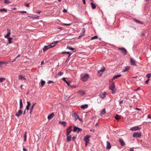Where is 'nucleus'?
<instances>
[{"instance_id": "1", "label": "nucleus", "mask_w": 151, "mask_h": 151, "mask_svg": "<svg viewBox=\"0 0 151 151\" xmlns=\"http://www.w3.org/2000/svg\"><path fill=\"white\" fill-rule=\"evenodd\" d=\"M7 33L4 36L5 38L8 39V44H10L12 42V37H10V35L11 34L10 30L9 29H7Z\"/></svg>"}, {"instance_id": "2", "label": "nucleus", "mask_w": 151, "mask_h": 151, "mask_svg": "<svg viewBox=\"0 0 151 151\" xmlns=\"http://www.w3.org/2000/svg\"><path fill=\"white\" fill-rule=\"evenodd\" d=\"M89 75L88 73L85 74L81 76V79L84 82L86 81L89 78Z\"/></svg>"}, {"instance_id": "3", "label": "nucleus", "mask_w": 151, "mask_h": 151, "mask_svg": "<svg viewBox=\"0 0 151 151\" xmlns=\"http://www.w3.org/2000/svg\"><path fill=\"white\" fill-rule=\"evenodd\" d=\"M82 129L76 126H74V129L73 130V131L74 132H76L77 133H78L82 131Z\"/></svg>"}, {"instance_id": "4", "label": "nucleus", "mask_w": 151, "mask_h": 151, "mask_svg": "<svg viewBox=\"0 0 151 151\" xmlns=\"http://www.w3.org/2000/svg\"><path fill=\"white\" fill-rule=\"evenodd\" d=\"M72 126H70L67 129L66 135H69L70 134L72 130Z\"/></svg>"}, {"instance_id": "5", "label": "nucleus", "mask_w": 151, "mask_h": 151, "mask_svg": "<svg viewBox=\"0 0 151 151\" xmlns=\"http://www.w3.org/2000/svg\"><path fill=\"white\" fill-rule=\"evenodd\" d=\"M107 94L106 92L104 91V93L101 92L99 95V96L101 98L104 99L105 98Z\"/></svg>"}, {"instance_id": "6", "label": "nucleus", "mask_w": 151, "mask_h": 151, "mask_svg": "<svg viewBox=\"0 0 151 151\" xmlns=\"http://www.w3.org/2000/svg\"><path fill=\"white\" fill-rule=\"evenodd\" d=\"M141 136V134L140 132H134L133 134V136L134 137H140Z\"/></svg>"}, {"instance_id": "7", "label": "nucleus", "mask_w": 151, "mask_h": 151, "mask_svg": "<svg viewBox=\"0 0 151 151\" xmlns=\"http://www.w3.org/2000/svg\"><path fill=\"white\" fill-rule=\"evenodd\" d=\"M119 50H121L122 51V53L124 55H125L127 54V51L126 49L123 47L119 48L118 49Z\"/></svg>"}, {"instance_id": "8", "label": "nucleus", "mask_w": 151, "mask_h": 151, "mask_svg": "<svg viewBox=\"0 0 151 151\" xmlns=\"http://www.w3.org/2000/svg\"><path fill=\"white\" fill-rule=\"evenodd\" d=\"M105 68L103 67L100 70H99L98 71V73L99 74V75H98V76L100 77L101 76L102 73L105 71Z\"/></svg>"}, {"instance_id": "9", "label": "nucleus", "mask_w": 151, "mask_h": 151, "mask_svg": "<svg viewBox=\"0 0 151 151\" xmlns=\"http://www.w3.org/2000/svg\"><path fill=\"white\" fill-rule=\"evenodd\" d=\"M140 129V128L138 126H135L134 127H131L130 128V130L132 131H134L137 130H139Z\"/></svg>"}, {"instance_id": "10", "label": "nucleus", "mask_w": 151, "mask_h": 151, "mask_svg": "<svg viewBox=\"0 0 151 151\" xmlns=\"http://www.w3.org/2000/svg\"><path fill=\"white\" fill-rule=\"evenodd\" d=\"M22 111L21 110H20L17 113H16L15 116L18 117H19L22 114Z\"/></svg>"}, {"instance_id": "11", "label": "nucleus", "mask_w": 151, "mask_h": 151, "mask_svg": "<svg viewBox=\"0 0 151 151\" xmlns=\"http://www.w3.org/2000/svg\"><path fill=\"white\" fill-rule=\"evenodd\" d=\"M115 88V85L114 83H112L109 86V89L110 90H112Z\"/></svg>"}, {"instance_id": "12", "label": "nucleus", "mask_w": 151, "mask_h": 151, "mask_svg": "<svg viewBox=\"0 0 151 151\" xmlns=\"http://www.w3.org/2000/svg\"><path fill=\"white\" fill-rule=\"evenodd\" d=\"M54 116V114L52 113L51 114H49L47 116V119L48 120H50Z\"/></svg>"}, {"instance_id": "13", "label": "nucleus", "mask_w": 151, "mask_h": 151, "mask_svg": "<svg viewBox=\"0 0 151 151\" xmlns=\"http://www.w3.org/2000/svg\"><path fill=\"white\" fill-rule=\"evenodd\" d=\"M88 105L87 104H85L81 105V108L83 109H84L88 108Z\"/></svg>"}, {"instance_id": "14", "label": "nucleus", "mask_w": 151, "mask_h": 151, "mask_svg": "<svg viewBox=\"0 0 151 151\" xmlns=\"http://www.w3.org/2000/svg\"><path fill=\"white\" fill-rule=\"evenodd\" d=\"M67 137L66 140L68 142H70L71 140V136L70 135H66Z\"/></svg>"}, {"instance_id": "15", "label": "nucleus", "mask_w": 151, "mask_h": 151, "mask_svg": "<svg viewBox=\"0 0 151 151\" xmlns=\"http://www.w3.org/2000/svg\"><path fill=\"white\" fill-rule=\"evenodd\" d=\"M111 148V145L110 143L108 142H106V148L107 149H109Z\"/></svg>"}, {"instance_id": "16", "label": "nucleus", "mask_w": 151, "mask_h": 151, "mask_svg": "<svg viewBox=\"0 0 151 151\" xmlns=\"http://www.w3.org/2000/svg\"><path fill=\"white\" fill-rule=\"evenodd\" d=\"M130 68V67L129 66H125L124 68L122 69V71L125 72L128 71Z\"/></svg>"}, {"instance_id": "17", "label": "nucleus", "mask_w": 151, "mask_h": 151, "mask_svg": "<svg viewBox=\"0 0 151 151\" xmlns=\"http://www.w3.org/2000/svg\"><path fill=\"white\" fill-rule=\"evenodd\" d=\"M130 63L131 65H135V62L132 58H131L130 59Z\"/></svg>"}, {"instance_id": "18", "label": "nucleus", "mask_w": 151, "mask_h": 151, "mask_svg": "<svg viewBox=\"0 0 151 151\" xmlns=\"http://www.w3.org/2000/svg\"><path fill=\"white\" fill-rule=\"evenodd\" d=\"M72 116L75 117L76 120H77L79 118V116L78 114L75 113L72 114Z\"/></svg>"}, {"instance_id": "19", "label": "nucleus", "mask_w": 151, "mask_h": 151, "mask_svg": "<svg viewBox=\"0 0 151 151\" xmlns=\"http://www.w3.org/2000/svg\"><path fill=\"white\" fill-rule=\"evenodd\" d=\"M90 137V136L89 135H87L84 138V140L85 141H89V138Z\"/></svg>"}, {"instance_id": "20", "label": "nucleus", "mask_w": 151, "mask_h": 151, "mask_svg": "<svg viewBox=\"0 0 151 151\" xmlns=\"http://www.w3.org/2000/svg\"><path fill=\"white\" fill-rule=\"evenodd\" d=\"M119 142L120 143V145L122 146H123L125 144L124 142L122 139H119Z\"/></svg>"}, {"instance_id": "21", "label": "nucleus", "mask_w": 151, "mask_h": 151, "mask_svg": "<svg viewBox=\"0 0 151 151\" xmlns=\"http://www.w3.org/2000/svg\"><path fill=\"white\" fill-rule=\"evenodd\" d=\"M59 123L63 127H65L67 124V123L65 122H59Z\"/></svg>"}, {"instance_id": "22", "label": "nucleus", "mask_w": 151, "mask_h": 151, "mask_svg": "<svg viewBox=\"0 0 151 151\" xmlns=\"http://www.w3.org/2000/svg\"><path fill=\"white\" fill-rule=\"evenodd\" d=\"M106 113L105 109H104L101 111L100 115L102 116L103 114H104Z\"/></svg>"}, {"instance_id": "23", "label": "nucleus", "mask_w": 151, "mask_h": 151, "mask_svg": "<svg viewBox=\"0 0 151 151\" xmlns=\"http://www.w3.org/2000/svg\"><path fill=\"white\" fill-rule=\"evenodd\" d=\"M77 93L81 95H84L85 94V92L83 90H79L77 92Z\"/></svg>"}, {"instance_id": "24", "label": "nucleus", "mask_w": 151, "mask_h": 151, "mask_svg": "<svg viewBox=\"0 0 151 151\" xmlns=\"http://www.w3.org/2000/svg\"><path fill=\"white\" fill-rule=\"evenodd\" d=\"M62 79L65 82V83L67 84V85H68V86H70V81H67L66 80L65 78H63Z\"/></svg>"}, {"instance_id": "25", "label": "nucleus", "mask_w": 151, "mask_h": 151, "mask_svg": "<svg viewBox=\"0 0 151 151\" xmlns=\"http://www.w3.org/2000/svg\"><path fill=\"white\" fill-rule=\"evenodd\" d=\"M121 76V75H120H120H118L114 76L113 77V78L112 80H113L116 79V78H117L120 77Z\"/></svg>"}, {"instance_id": "26", "label": "nucleus", "mask_w": 151, "mask_h": 151, "mask_svg": "<svg viewBox=\"0 0 151 151\" xmlns=\"http://www.w3.org/2000/svg\"><path fill=\"white\" fill-rule=\"evenodd\" d=\"M67 48L69 49L70 50H73L74 52H75L76 51V50H75V49L74 48H72L71 47H67Z\"/></svg>"}, {"instance_id": "27", "label": "nucleus", "mask_w": 151, "mask_h": 151, "mask_svg": "<svg viewBox=\"0 0 151 151\" xmlns=\"http://www.w3.org/2000/svg\"><path fill=\"white\" fill-rule=\"evenodd\" d=\"M20 109H21L23 107V103L22 102V99H21L20 100Z\"/></svg>"}, {"instance_id": "28", "label": "nucleus", "mask_w": 151, "mask_h": 151, "mask_svg": "<svg viewBox=\"0 0 151 151\" xmlns=\"http://www.w3.org/2000/svg\"><path fill=\"white\" fill-rule=\"evenodd\" d=\"M91 7L92 9H94L96 8V6L95 4H94L93 2H91Z\"/></svg>"}, {"instance_id": "29", "label": "nucleus", "mask_w": 151, "mask_h": 151, "mask_svg": "<svg viewBox=\"0 0 151 151\" xmlns=\"http://www.w3.org/2000/svg\"><path fill=\"white\" fill-rule=\"evenodd\" d=\"M19 79L21 80L22 81L23 79L25 80H26V78L23 77V76L21 75L19 76Z\"/></svg>"}, {"instance_id": "30", "label": "nucleus", "mask_w": 151, "mask_h": 151, "mask_svg": "<svg viewBox=\"0 0 151 151\" xmlns=\"http://www.w3.org/2000/svg\"><path fill=\"white\" fill-rule=\"evenodd\" d=\"M115 118L116 120H119L120 119V116L118 114H116L115 116Z\"/></svg>"}, {"instance_id": "31", "label": "nucleus", "mask_w": 151, "mask_h": 151, "mask_svg": "<svg viewBox=\"0 0 151 151\" xmlns=\"http://www.w3.org/2000/svg\"><path fill=\"white\" fill-rule=\"evenodd\" d=\"M45 81L42 80H41V86H43L45 84Z\"/></svg>"}, {"instance_id": "32", "label": "nucleus", "mask_w": 151, "mask_h": 151, "mask_svg": "<svg viewBox=\"0 0 151 151\" xmlns=\"http://www.w3.org/2000/svg\"><path fill=\"white\" fill-rule=\"evenodd\" d=\"M134 21L137 23L140 24H143V23L142 22H141L140 21L134 19Z\"/></svg>"}, {"instance_id": "33", "label": "nucleus", "mask_w": 151, "mask_h": 151, "mask_svg": "<svg viewBox=\"0 0 151 151\" xmlns=\"http://www.w3.org/2000/svg\"><path fill=\"white\" fill-rule=\"evenodd\" d=\"M55 45H52V44H50L49 45H48V46H46L47 47V48L48 49H49V48L52 47H54Z\"/></svg>"}, {"instance_id": "34", "label": "nucleus", "mask_w": 151, "mask_h": 151, "mask_svg": "<svg viewBox=\"0 0 151 151\" xmlns=\"http://www.w3.org/2000/svg\"><path fill=\"white\" fill-rule=\"evenodd\" d=\"M27 134V132H25L24 133V142H25L26 141Z\"/></svg>"}, {"instance_id": "35", "label": "nucleus", "mask_w": 151, "mask_h": 151, "mask_svg": "<svg viewBox=\"0 0 151 151\" xmlns=\"http://www.w3.org/2000/svg\"><path fill=\"white\" fill-rule=\"evenodd\" d=\"M98 38V36L97 35H95L91 39V40H93L94 39H96Z\"/></svg>"}, {"instance_id": "36", "label": "nucleus", "mask_w": 151, "mask_h": 151, "mask_svg": "<svg viewBox=\"0 0 151 151\" xmlns=\"http://www.w3.org/2000/svg\"><path fill=\"white\" fill-rule=\"evenodd\" d=\"M5 80V78H0V83H1V82H3Z\"/></svg>"}, {"instance_id": "37", "label": "nucleus", "mask_w": 151, "mask_h": 151, "mask_svg": "<svg viewBox=\"0 0 151 151\" xmlns=\"http://www.w3.org/2000/svg\"><path fill=\"white\" fill-rule=\"evenodd\" d=\"M47 48V47L46 46H45L44 48H43V51L44 52L46 51L47 50H48Z\"/></svg>"}, {"instance_id": "38", "label": "nucleus", "mask_w": 151, "mask_h": 151, "mask_svg": "<svg viewBox=\"0 0 151 151\" xmlns=\"http://www.w3.org/2000/svg\"><path fill=\"white\" fill-rule=\"evenodd\" d=\"M4 3L5 4H9L11 3V2L9 1V0H4Z\"/></svg>"}, {"instance_id": "39", "label": "nucleus", "mask_w": 151, "mask_h": 151, "mask_svg": "<svg viewBox=\"0 0 151 151\" xmlns=\"http://www.w3.org/2000/svg\"><path fill=\"white\" fill-rule=\"evenodd\" d=\"M85 31H86V30L85 29V28H82V33H81V34H82L84 35V33L85 32Z\"/></svg>"}, {"instance_id": "40", "label": "nucleus", "mask_w": 151, "mask_h": 151, "mask_svg": "<svg viewBox=\"0 0 151 151\" xmlns=\"http://www.w3.org/2000/svg\"><path fill=\"white\" fill-rule=\"evenodd\" d=\"M4 11L5 12H7V10L5 8L0 9V12H2V11Z\"/></svg>"}, {"instance_id": "41", "label": "nucleus", "mask_w": 151, "mask_h": 151, "mask_svg": "<svg viewBox=\"0 0 151 151\" xmlns=\"http://www.w3.org/2000/svg\"><path fill=\"white\" fill-rule=\"evenodd\" d=\"M62 54H69V55H70H70L72 53H70L69 52H62Z\"/></svg>"}, {"instance_id": "42", "label": "nucleus", "mask_w": 151, "mask_h": 151, "mask_svg": "<svg viewBox=\"0 0 151 151\" xmlns=\"http://www.w3.org/2000/svg\"><path fill=\"white\" fill-rule=\"evenodd\" d=\"M6 63L4 61H0V67H1V65L2 64H4Z\"/></svg>"}, {"instance_id": "43", "label": "nucleus", "mask_w": 151, "mask_h": 151, "mask_svg": "<svg viewBox=\"0 0 151 151\" xmlns=\"http://www.w3.org/2000/svg\"><path fill=\"white\" fill-rule=\"evenodd\" d=\"M76 136H74L72 138V141H75V140L76 139Z\"/></svg>"}, {"instance_id": "44", "label": "nucleus", "mask_w": 151, "mask_h": 151, "mask_svg": "<svg viewBox=\"0 0 151 151\" xmlns=\"http://www.w3.org/2000/svg\"><path fill=\"white\" fill-rule=\"evenodd\" d=\"M151 76V73H149L147 74L146 75V76L148 78H149Z\"/></svg>"}, {"instance_id": "45", "label": "nucleus", "mask_w": 151, "mask_h": 151, "mask_svg": "<svg viewBox=\"0 0 151 151\" xmlns=\"http://www.w3.org/2000/svg\"><path fill=\"white\" fill-rule=\"evenodd\" d=\"M63 73V72L60 71L58 73V75L60 76L62 75Z\"/></svg>"}, {"instance_id": "46", "label": "nucleus", "mask_w": 151, "mask_h": 151, "mask_svg": "<svg viewBox=\"0 0 151 151\" xmlns=\"http://www.w3.org/2000/svg\"><path fill=\"white\" fill-rule=\"evenodd\" d=\"M70 55H69L68 56V58L66 60V63L67 62H68L69 61L70 59Z\"/></svg>"}, {"instance_id": "47", "label": "nucleus", "mask_w": 151, "mask_h": 151, "mask_svg": "<svg viewBox=\"0 0 151 151\" xmlns=\"http://www.w3.org/2000/svg\"><path fill=\"white\" fill-rule=\"evenodd\" d=\"M123 100H122V101H119V105H121V104L123 103Z\"/></svg>"}, {"instance_id": "48", "label": "nucleus", "mask_w": 151, "mask_h": 151, "mask_svg": "<svg viewBox=\"0 0 151 151\" xmlns=\"http://www.w3.org/2000/svg\"><path fill=\"white\" fill-rule=\"evenodd\" d=\"M71 24H65L64 23L63 24V25L64 26H69L71 25Z\"/></svg>"}, {"instance_id": "49", "label": "nucleus", "mask_w": 151, "mask_h": 151, "mask_svg": "<svg viewBox=\"0 0 151 151\" xmlns=\"http://www.w3.org/2000/svg\"><path fill=\"white\" fill-rule=\"evenodd\" d=\"M19 13H21L22 14L26 13L27 12L26 11H20L19 12Z\"/></svg>"}, {"instance_id": "50", "label": "nucleus", "mask_w": 151, "mask_h": 151, "mask_svg": "<svg viewBox=\"0 0 151 151\" xmlns=\"http://www.w3.org/2000/svg\"><path fill=\"white\" fill-rule=\"evenodd\" d=\"M84 35H83V34H81L79 36H78V39L80 38H81V37H82Z\"/></svg>"}, {"instance_id": "51", "label": "nucleus", "mask_w": 151, "mask_h": 151, "mask_svg": "<svg viewBox=\"0 0 151 151\" xmlns=\"http://www.w3.org/2000/svg\"><path fill=\"white\" fill-rule=\"evenodd\" d=\"M36 104V103H34L33 105H32V106H31L30 108L31 109H33V108H34V105Z\"/></svg>"}, {"instance_id": "52", "label": "nucleus", "mask_w": 151, "mask_h": 151, "mask_svg": "<svg viewBox=\"0 0 151 151\" xmlns=\"http://www.w3.org/2000/svg\"><path fill=\"white\" fill-rule=\"evenodd\" d=\"M27 106H30L31 105V103L29 101H27Z\"/></svg>"}, {"instance_id": "53", "label": "nucleus", "mask_w": 151, "mask_h": 151, "mask_svg": "<svg viewBox=\"0 0 151 151\" xmlns=\"http://www.w3.org/2000/svg\"><path fill=\"white\" fill-rule=\"evenodd\" d=\"M54 83V82L52 81H50V80L48 81L47 82V83L48 84H50V83Z\"/></svg>"}, {"instance_id": "54", "label": "nucleus", "mask_w": 151, "mask_h": 151, "mask_svg": "<svg viewBox=\"0 0 151 151\" xmlns=\"http://www.w3.org/2000/svg\"><path fill=\"white\" fill-rule=\"evenodd\" d=\"M29 109V106H27L26 107V108L25 109V110H28Z\"/></svg>"}, {"instance_id": "55", "label": "nucleus", "mask_w": 151, "mask_h": 151, "mask_svg": "<svg viewBox=\"0 0 151 151\" xmlns=\"http://www.w3.org/2000/svg\"><path fill=\"white\" fill-rule=\"evenodd\" d=\"M60 42L59 41H55V42H52V44H57V43H58V42Z\"/></svg>"}, {"instance_id": "56", "label": "nucleus", "mask_w": 151, "mask_h": 151, "mask_svg": "<svg viewBox=\"0 0 151 151\" xmlns=\"http://www.w3.org/2000/svg\"><path fill=\"white\" fill-rule=\"evenodd\" d=\"M33 109H31L30 108V112H29V113L31 115L32 114V112L33 111Z\"/></svg>"}, {"instance_id": "57", "label": "nucleus", "mask_w": 151, "mask_h": 151, "mask_svg": "<svg viewBox=\"0 0 151 151\" xmlns=\"http://www.w3.org/2000/svg\"><path fill=\"white\" fill-rule=\"evenodd\" d=\"M20 55H18V56L17 57V58L14 60L13 61H12V62H13L15 60L17 59V58H19L20 57Z\"/></svg>"}, {"instance_id": "58", "label": "nucleus", "mask_w": 151, "mask_h": 151, "mask_svg": "<svg viewBox=\"0 0 151 151\" xmlns=\"http://www.w3.org/2000/svg\"><path fill=\"white\" fill-rule=\"evenodd\" d=\"M111 90L112 91L111 93L112 94H114L115 93L116 91L115 90H114V89Z\"/></svg>"}, {"instance_id": "59", "label": "nucleus", "mask_w": 151, "mask_h": 151, "mask_svg": "<svg viewBox=\"0 0 151 151\" xmlns=\"http://www.w3.org/2000/svg\"><path fill=\"white\" fill-rule=\"evenodd\" d=\"M25 5L27 7H28L29 6V3L25 4Z\"/></svg>"}, {"instance_id": "60", "label": "nucleus", "mask_w": 151, "mask_h": 151, "mask_svg": "<svg viewBox=\"0 0 151 151\" xmlns=\"http://www.w3.org/2000/svg\"><path fill=\"white\" fill-rule=\"evenodd\" d=\"M149 80V79H147V80L146 81H145V83H146V84H148V81Z\"/></svg>"}, {"instance_id": "61", "label": "nucleus", "mask_w": 151, "mask_h": 151, "mask_svg": "<svg viewBox=\"0 0 151 151\" xmlns=\"http://www.w3.org/2000/svg\"><path fill=\"white\" fill-rule=\"evenodd\" d=\"M82 1H83V4H86V2L85 0H82Z\"/></svg>"}, {"instance_id": "62", "label": "nucleus", "mask_w": 151, "mask_h": 151, "mask_svg": "<svg viewBox=\"0 0 151 151\" xmlns=\"http://www.w3.org/2000/svg\"><path fill=\"white\" fill-rule=\"evenodd\" d=\"M63 12H67V10L65 9H63Z\"/></svg>"}, {"instance_id": "63", "label": "nucleus", "mask_w": 151, "mask_h": 151, "mask_svg": "<svg viewBox=\"0 0 151 151\" xmlns=\"http://www.w3.org/2000/svg\"><path fill=\"white\" fill-rule=\"evenodd\" d=\"M129 151H134L133 148H131L130 149Z\"/></svg>"}, {"instance_id": "64", "label": "nucleus", "mask_w": 151, "mask_h": 151, "mask_svg": "<svg viewBox=\"0 0 151 151\" xmlns=\"http://www.w3.org/2000/svg\"><path fill=\"white\" fill-rule=\"evenodd\" d=\"M147 118H149V119H151V116L150 115H148L147 116Z\"/></svg>"}]
</instances>
